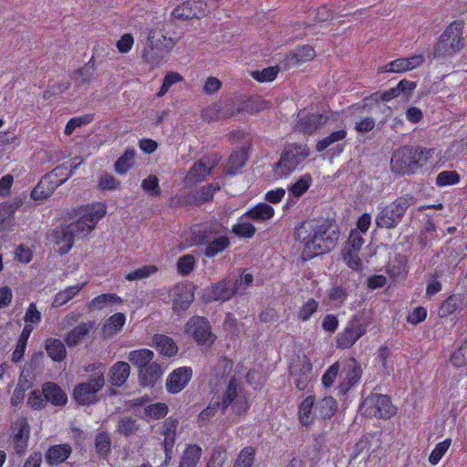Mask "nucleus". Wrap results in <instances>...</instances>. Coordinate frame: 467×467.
<instances>
[{
	"label": "nucleus",
	"mask_w": 467,
	"mask_h": 467,
	"mask_svg": "<svg viewBox=\"0 0 467 467\" xmlns=\"http://www.w3.org/2000/svg\"><path fill=\"white\" fill-rule=\"evenodd\" d=\"M302 261L307 262L331 252L337 244L340 232L334 220L324 217L302 221L294 229Z\"/></svg>",
	"instance_id": "1"
},
{
	"label": "nucleus",
	"mask_w": 467,
	"mask_h": 467,
	"mask_svg": "<svg viewBox=\"0 0 467 467\" xmlns=\"http://www.w3.org/2000/svg\"><path fill=\"white\" fill-rule=\"evenodd\" d=\"M433 149L405 145L396 150L390 160V168L397 174H412L426 165L432 157Z\"/></svg>",
	"instance_id": "2"
},
{
	"label": "nucleus",
	"mask_w": 467,
	"mask_h": 467,
	"mask_svg": "<svg viewBox=\"0 0 467 467\" xmlns=\"http://www.w3.org/2000/svg\"><path fill=\"white\" fill-rule=\"evenodd\" d=\"M414 196L410 193L397 197L389 204L379 206L375 218L377 227L394 229L402 221L407 210L414 203Z\"/></svg>",
	"instance_id": "3"
},
{
	"label": "nucleus",
	"mask_w": 467,
	"mask_h": 467,
	"mask_svg": "<svg viewBox=\"0 0 467 467\" xmlns=\"http://www.w3.org/2000/svg\"><path fill=\"white\" fill-rule=\"evenodd\" d=\"M107 206L102 202H93L81 205L76 211L78 218L67 224L77 238L87 236L95 228L97 223L104 217Z\"/></svg>",
	"instance_id": "4"
},
{
	"label": "nucleus",
	"mask_w": 467,
	"mask_h": 467,
	"mask_svg": "<svg viewBox=\"0 0 467 467\" xmlns=\"http://www.w3.org/2000/svg\"><path fill=\"white\" fill-rule=\"evenodd\" d=\"M310 151L306 144L293 143L281 153L279 161L274 165L273 172L276 179H285L298 169Z\"/></svg>",
	"instance_id": "5"
},
{
	"label": "nucleus",
	"mask_w": 467,
	"mask_h": 467,
	"mask_svg": "<svg viewBox=\"0 0 467 467\" xmlns=\"http://www.w3.org/2000/svg\"><path fill=\"white\" fill-rule=\"evenodd\" d=\"M463 21L454 20L445 28L434 47V57H451L463 48Z\"/></svg>",
	"instance_id": "6"
},
{
	"label": "nucleus",
	"mask_w": 467,
	"mask_h": 467,
	"mask_svg": "<svg viewBox=\"0 0 467 467\" xmlns=\"http://www.w3.org/2000/svg\"><path fill=\"white\" fill-rule=\"evenodd\" d=\"M369 321L363 313L354 314L349 317L343 329L335 338L338 349L351 348L363 336L367 334Z\"/></svg>",
	"instance_id": "7"
},
{
	"label": "nucleus",
	"mask_w": 467,
	"mask_h": 467,
	"mask_svg": "<svg viewBox=\"0 0 467 467\" xmlns=\"http://www.w3.org/2000/svg\"><path fill=\"white\" fill-rule=\"evenodd\" d=\"M220 397V404L223 407V414L231 406L233 412L236 415H242L250 409V402L246 392L239 379L232 376L227 386Z\"/></svg>",
	"instance_id": "8"
},
{
	"label": "nucleus",
	"mask_w": 467,
	"mask_h": 467,
	"mask_svg": "<svg viewBox=\"0 0 467 467\" xmlns=\"http://www.w3.org/2000/svg\"><path fill=\"white\" fill-rule=\"evenodd\" d=\"M181 36H168L161 29L152 28L147 36L146 47L142 53L145 62L154 64L161 60L158 51H171L179 42Z\"/></svg>",
	"instance_id": "9"
},
{
	"label": "nucleus",
	"mask_w": 467,
	"mask_h": 467,
	"mask_svg": "<svg viewBox=\"0 0 467 467\" xmlns=\"http://www.w3.org/2000/svg\"><path fill=\"white\" fill-rule=\"evenodd\" d=\"M359 410L368 418L390 419L396 414V407L388 395L371 393L361 403Z\"/></svg>",
	"instance_id": "10"
},
{
	"label": "nucleus",
	"mask_w": 467,
	"mask_h": 467,
	"mask_svg": "<svg viewBox=\"0 0 467 467\" xmlns=\"http://www.w3.org/2000/svg\"><path fill=\"white\" fill-rule=\"evenodd\" d=\"M30 424L25 415L17 416L9 427V441L18 456L26 453L30 437Z\"/></svg>",
	"instance_id": "11"
},
{
	"label": "nucleus",
	"mask_w": 467,
	"mask_h": 467,
	"mask_svg": "<svg viewBox=\"0 0 467 467\" xmlns=\"http://www.w3.org/2000/svg\"><path fill=\"white\" fill-rule=\"evenodd\" d=\"M184 332L199 346L213 345L216 340L211 324L204 317H192L184 326Z\"/></svg>",
	"instance_id": "12"
},
{
	"label": "nucleus",
	"mask_w": 467,
	"mask_h": 467,
	"mask_svg": "<svg viewBox=\"0 0 467 467\" xmlns=\"http://www.w3.org/2000/svg\"><path fill=\"white\" fill-rule=\"evenodd\" d=\"M362 374L361 365L355 358L346 359L340 368L337 395L346 396L352 388L359 383Z\"/></svg>",
	"instance_id": "13"
},
{
	"label": "nucleus",
	"mask_w": 467,
	"mask_h": 467,
	"mask_svg": "<svg viewBox=\"0 0 467 467\" xmlns=\"http://www.w3.org/2000/svg\"><path fill=\"white\" fill-rule=\"evenodd\" d=\"M105 384L102 373L90 378L86 382L78 383L73 389V398L78 404L89 405L96 400L97 393Z\"/></svg>",
	"instance_id": "14"
},
{
	"label": "nucleus",
	"mask_w": 467,
	"mask_h": 467,
	"mask_svg": "<svg viewBox=\"0 0 467 467\" xmlns=\"http://www.w3.org/2000/svg\"><path fill=\"white\" fill-rule=\"evenodd\" d=\"M313 364L310 358L303 355L293 360L289 366V374L298 390H305L312 379Z\"/></svg>",
	"instance_id": "15"
},
{
	"label": "nucleus",
	"mask_w": 467,
	"mask_h": 467,
	"mask_svg": "<svg viewBox=\"0 0 467 467\" xmlns=\"http://www.w3.org/2000/svg\"><path fill=\"white\" fill-rule=\"evenodd\" d=\"M178 423L176 419L170 417L164 420L160 427V434L163 436L162 445L165 453L163 465L166 466L170 464L172 459Z\"/></svg>",
	"instance_id": "16"
},
{
	"label": "nucleus",
	"mask_w": 467,
	"mask_h": 467,
	"mask_svg": "<svg viewBox=\"0 0 467 467\" xmlns=\"http://www.w3.org/2000/svg\"><path fill=\"white\" fill-rule=\"evenodd\" d=\"M328 120V117L321 113L300 111L297 115L296 130L305 135L315 134Z\"/></svg>",
	"instance_id": "17"
},
{
	"label": "nucleus",
	"mask_w": 467,
	"mask_h": 467,
	"mask_svg": "<svg viewBox=\"0 0 467 467\" xmlns=\"http://www.w3.org/2000/svg\"><path fill=\"white\" fill-rule=\"evenodd\" d=\"M207 4L202 0H187L172 10V16L178 19L188 20L202 18L206 15Z\"/></svg>",
	"instance_id": "18"
},
{
	"label": "nucleus",
	"mask_w": 467,
	"mask_h": 467,
	"mask_svg": "<svg viewBox=\"0 0 467 467\" xmlns=\"http://www.w3.org/2000/svg\"><path fill=\"white\" fill-rule=\"evenodd\" d=\"M192 377L191 367H180L175 368L166 379V390L170 394L181 392L190 382Z\"/></svg>",
	"instance_id": "19"
},
{
	"label": "nucleus",
	"mask_w": 467,
	"mask_h": 467,
	"mask_svg": "<svg viewBox=\"0 0 467 467\" xmlns=\"http://www.w3.org/2000/svg\"><path fill=\"white\" fill-rule=\"evenodd\" d=\"M194 299L193 291L185 284L179 283L173 287L172 310L180 315L185 312Z\"/></svg>",
	"instance_id": "20"
},
{
	"label": "nucleus",
	"mask_w": 467,
	"mask_h": 467,
	"mask_svg": "<svg viewBox=\"0 0 467 467\" xmlns=\"http://www.w3.org/2000/svg\"><path fill=\"white\" fill-rule=\"evenodd\" d=\"M425 61L424 56L413 55L410 57H400L390 61L382 67L383 72L403 73L420 67Z\"/></svg>",
	"instance_id": "21"
},
{
	"label": "nucleus",
	"mask_w": 467,
	"mask_h": 467,
	"mask_svg": "<svg viewBox=\"0 0 467 467\" xmlns=\"http://www.w3.org/2000/svg\"><path fill=\"white\" fill-rule=\"evenodd\" d=\"M237 291V281L223 279L213 285L208 291V297L213 301H227L231 299Z\"/></svg>",
	"instance_id": "22"
},
{
	"label": "nucleus",
	"mask_w": 467,
	"mask_h": 467,
	"mask_svg": "<svg viewBox=\"0 0 467 467\" xmlns=\"http://www.w3.org/2000/svg\"><path fill=\"white\" fill-rule=\"evenodd\" d=\"M214 165L203 158L194 162L185 176L186 183L193 185L203 182L212 173Z\"/></svg>",
	"instance_id": "23"
},
{
	"label": "nucleus",
	"mask_w": 467,
	"mask_h": 467,
	"mask_svg": "<svg viewBox=\"0 0 467 467\" xmlns=\"http://www.w3.org/2000/svg\"><path fill=\"white\" fill-rule=\"evenodd\" d=\"M250 152L248 147L233 150L227 160L225 173L230 176L237 174L247 163Z\"/></svg>",
	"instance_id": "24"
},
{
	"label": "nucleus",
	"mask_w": 467,
	"mask_h": 467,
	"mask_svg": "<svg viewBox=\"0 0 467 467\" xmlns=\"http://www.w3.org/2000/svg\"><path fill=\"white\" fill-rule=\"evenodd\" d=\"M138 372L140 384L150 388L154 387L163 374L161 364L156 361H151Z\"/></svg>",
	"instance_id": "25"
},
{
	"label": "nucleus",
	"mask_w": 467,
	"mask_h": 467,
	"mask_svg": "<svg viewBox=\"0 0 467 467\" xmlns=\"http://www.w3.org/2000/svg\"><path fill=\"white\" fill-rule=\"evenodd\" d=\"M72 453V448L67 443L51 445L45 453L46 462L57 466L67 461Z\"/></svg>",
	"instance_id": "26"
},
{
	"label": "nucleus",
	"mask_w": 467,
	"mask_h": 467,
	"mask_svg": "<svg viewBox=\"0 0 467 467\" xmlns=\"http://www.w3.org/2000/svg\"><path fill=\"white\" fill-rule=\"evenodd\" d=\"M42 393L46 402L54 406H65L67 402L66 392L57 383L48 381L42 385Z\"/></svg>",
	"instance_id": "27"
},
{
	"label": "nucleus",
	"mask_w": 467,
	"mask_h": 467,
	"mask_svg": "<svg viewBox=\"0 0 467 467\" xmlns=\"http://www.w3.org/2000/svg\"><path fill=\"white\" fill-rule=\"evenodd\" d=\"M298 420L306 427L314 422L317 418L316 413V397L314 395L306 396L298 405Z\"/></svg>",
	"instance_id": "28"
},
{
	"label": "nucleus",
	"mask_w": 467,
	"mask_h": 467,
	"mask_svg": "<svg viewBox=\"0 0 467 467\" xmlns=\"http://www.w3.org/2000/svg\"><path fill=\"white\" fill-rule=\"evenodd\" d=\"M57 187V182L47 173L32 190L30 196L34 201H43L50 197Z\"/></svg>",
	"instance_id": "29"
},
{
	"label": "nucleus",
	"mask_w": 467,
	"mask_h": 467,
	"mask_svg": "<svg viewBox=\"0 0 467 467\" xmlns=\"http://www.w3.org/2000/svg\"><path fill=\"white\" fill-rule=\"evenodd\" d=\"M45 356L42 351L34 353L30 359L27 360L24 366L22 373L20 375V381L23 378H29L36 379L40 375L44 368Z\"/></svg>",
	"instance_id": "30"
},
{
	"label": "nucleus",
	"mask_w": 467,
	"mask_h": 467,
	"mask_svg": "<svg viewBox=\"0 0 467 467\" xmlns=\"http://www.w3.org/2000/svg\"><path fill=\"white\" fill-rule=\"evenodd\" d=\"M55 243L57 246L58 253L65 254L69 252L77 238L68 225L61 226L54 232Z\"/></svg>",
	"instance_id": "31"
},
{
	"label": "nucleus",
	"mask_w": 467,
	"mask_h": 467,
	"mask_svg": "<svg viewBox=\"0 0 467 467\" xmlns=\"http://www.w3.org/2000/svg\"><path fill=\"white\" fill-rule=\"evenodd\" d=\"M274 216L275 209L267 202L257 203L243 215L258 223L271 220Z\"/></svg>",
	"instance_id": "32"
},
{
	"label": "nucleus",
	"mask_w": 467,
	"mask_h": 467,
	"mask_svg": "<svg viewBox=\"0 0 467 467\" xmlns=\"http://www.w3.org/2000/svg\"><path fill=\"white\" fill-rule=\"evenodd\" d=\"M465 298L466 297L463 294H451L441 302L439 307V316L441 317H447L457 310L462 309L465 302Z\"/></svg>",
	"instance_id": "33"
},
{
	"label": "nucleus",
	"mask_w": 467,
	"mask_h": 467,
	"mask_svg": "<svg viewBox=\"0 0 467 467\" xmlns=\"http://www.w3.org/2000/svg\"><path fill=\"white\" fill-rule=\"evenodd\" d=\"M95 322L81 323L68 331L65 336V342L69 348L78 346L93 329Z\"/></svg>",
	"instance_id": "34"
},
{
	"label": "nucleus",
	"mask_w": 467,
	"mask_h": 467,
	"mask_svg": "<svg viewBox=\"0 0 467 467\" xmlns=\"http://www.w3.org/2000/svg\"><path fill=\"white\" fill-rule=\"evenodd\" d=\"M409 271L407 259L400 254L388 263L386 265V273L392 279L405 278Z\"/></svg>",
	"instance_id": "35"
},
{
	"label": "nucleus",
	"mask_w": 467,
	"mask_h": 467,
	"mask_svg": "<svg viewBox=\"0 0 467 467\" xmlns=\"http://www.w3.org/2000/svg\"><path fill=\"white\" fill-rule=\"evenodd\" d=\"M130 374V366L124 361L115 363L109 371V381L114 387H121Z\"/></svg>",
	"instance_id": "36"
},
{
	"label": "nucleus",
	"mask_w": 467,
	"mask_h": 467,
	"mask_svg": "<svg viewBox=\"0 0 467 467\" xmlns=\"http://www.w3.org/2000/svg\"><path fill=\"white\" fill-rule=\"evenodd\" d=\"M202 455V449L197 444H187L178 467H197Z\"/></svg>",
	"instance_id": "37"
},
{
	"label": "nucleus",
	"mask_w": 467,
	"mask_h": 467,
	"mask_svg": "<svg viewBox=\"0 0 467 467\" xmlns=\"http://www.w3.org/2000/svg\"><path fill=\"white\" fill-rule=\"evenodd\" d=\"M74 75L76 86L88 88L95 75L94 58L91 57L88 62L78 68Z\"/></svg>",
	"instance_id": "38"
},
{
	"label": "nucleus",
	"mask_w": 467,
	"mask_h": 467,
	"mask_svg": "<svg viewBox=\"0 0 467 467\" xmlns=\"http://www.w3.org/2000/svg\"><path fill=\"white\" fill-rule=\"evenodd\" d=\"M235 112H239V109L233 110L225 107H221L220 105L213 104L206 109H204L202 112V118L206 121H215L219 119H228L235 114Z\"/></svg>",
	"instance_id": "39"
},
{
	"label": "nucleus",
	"mask_w": 467,
	"mask_h": 467,
	"mask_svg": "<svg viewBox=\"0 0 467 467\" xmlns=\"http://www.w3.org/2000/svg\"><path fill=\"white\" fill-rule=\"evenodd\" d=\"M45 349L47 356L55 362H61L67 358L66 347L57 338L47 337L45 341Z\"/></svg>",
	"instance_id": "40"
},
{
	"label": "nucleus",
	"mask_w": 467,
	"mask_h": 467,
	"mask_svg": "<svg viewBox=\"0 0 467 467\" xmlns=\"http://www.w3.org/2000/svg\"><path fill=\"white\" fill-rule=\"evenodd\" d=\"M123 299L115 293H105L95 296L88 304L89 311L101 310L107 306H112L115 304L122 305Z\"/></svg>",
	"instance_id": "41"
},
{
	"label": "nucleus",
	"mask_w": 467,
	"mask_h": 467,
	"mask_svg": "<svg viewBox=\"0 0 467 467\" xmlns=\"http://www.w3.org/2000/svg\"><path fill=\"white\" fill-rule=\"evenodd\" d=\"M229 246L230 240L227 236H214L205 244L202 254L207 258H213L219 254L224 252Z\"/></svg>",
	"instance_id": "42"
},
{
	"label": "nucleus",
	"mask_w": 467,
	"mask_h": 467,
	"mask_svg": "<svg viewBox=\"0 0 467 467\" xmlns=\"http://www.w3.org/2000/svg\"><path fill=\"white\" fill-rule=\"evenodd\" d=\"M337 410V401L331 396L321 399L316 404L317 418L324 420L331 419Z\"/></svg>",
	"instance_id": "43"
},
{
	"label": "nucleus",
	"mask_w": 467,
	"mask_h": 467,
	"mask_svg": "<svg viewBox=\"0 0 467 467\" xmlns=\"http://www.w3.org/2000/svg\"><path fill=\"white\" fill-rule=\"evenodd\" d=\"M127 358L139 371L152 361L154 353L150 349L140 348L130 351Z\"/></svg>",
	"instance_id": "44"
},
{
	"label": "nucleus",
	"mask_w": 467,
	"mask_h": 467,
	"mask_svg": "<svg viewBox=\"0 0 467 467\" xmlns=\"http://www.w3.org/2000/svg\"><path fill=\"white\" fill-rule=\"evenodd\" d=\"M153 341L160 353L166 357H173L178 352V347L173 339L166 335L157 334Z\"/></svg>",
	"instance_id": "45"
},
{
	"label": "nucleus",
	"mask_w": 467,
	"mask_h": 467,
	"mask_svg": "<svg viewBox=\"0 0 467 467\" xmlns=\"http://www.w3.org/2000/svg\"><path fill=\"white\" fill-rule=\"evenodd\" d=\"M313 183V178L310 173L303 174L296 182L287 187L288 194L298 200L304 195Z\"/></svg>",
	"instance_id": "46"
},
{
	"label": "nucleus",
	"mask_w": 467,
	"mask_h": 467,
	"mask_svg": "<svg viewBox=\"0 0 467 467\" xmlns=\"http://www.w3.org/2000/svg\"><path fill=\"white\" fill-rule=\"evenodd\" d=\"M219 410L223 413V407L220 404V397L213 396L209 404L199 413L197 419L199 425H206Z\"/></svg>",
	"instance_id": "47"
},
{
	"label": "nucleus",
	"mask_w": 467,
	"mask_h": 467,
	"mask_svg": "<svg viewBox=\"0 0 467 467\" xmlns=\"http://www.w3.org/2000/svg\"><path fill=\"white\" fill-rule=\"evenodd\" d=\"M87 285L86 282L80 283L76 285H70L66 287L64 290L59 291L54 296L53 306H61L69 302L75 297L82 288Z\"/></svg>",
	"instance_id": "48"
},
{
	"label": "nucleus",
	"mask_w": 467,
	"mask_h": 467,
	"mask_svg": "<svg viewBox=\"0 0 467 467\" xmlns=\"http://www.w3.org/2000/svg\"><path fill=\"white\" fill-rule=\"evenodd\" d=\"M76 168L77 165H72L69 162H64L63 164L57 166L47 174L52 180L57 182L58 186H60L72 176L73 171Z\"/></svg>",
	"instance_id": "49"
},
{
	"label": "nucleus",
	"mask_w": 467,
	"mask_h": 467,
	"mask_svg": "<svg viewBox=\"0 0 467 467\" xmlns=\"http://www.w3.org/2000/svg\"><path fill=\"white\" fill-rule=\"evenodd\" d=\"M126 317L123 313H115L110 316L102 327L105 336H112L118 333L125 325Z\"/></svg>",
	"instance_id": "50"
},
{
	"label": "nucleus",
	"mask_w": 467,
	"mask_h": 467,
	"mask_svg": "<svg viewBox=\"0 0 467 467\" xmlns=\"http://www.w3.org/2000/svg\"><path fill=\"white\" fill-rule=\"evenodd\" d=\"M348 132L346 129H340L329 133L327 137L319 140L316 144V150L323 152L333 143L344 140L347 138Z\"/></svg>",
	"instance_id": "51"
},
{
	"label": "nucleus",
	"mask_w": 467,
	"mask_h": 467,
	"mask_svg": "<svg viewBox=\"0 0 467 467\" xmlns=\"http://www.w3.org/2000/svg\"><path fill=\"white\" fill-rule=\"evenodd\" d=\"M218 234L212 225H205L202 228L195 229L192 234V240L194 244L205 245L211 239H213Z\"/></svg>",
	"instance_id": "52"
},
{
	"label": "nucleus",
	"mask_w": 467,
	"mask_h": 467,
	"mask_svg": "<svg viewBox=\"0 0 467 467\" xmlns=\"http://www.w3.org/2000/svg\"><path fill=\"white\" fill-rule=\"evenodd\" d=\"M227 139L233 145L242 144L241 147H248V150H252V136L249 132L244 130H233L227 134Z\"/></svg>",
	"instance_id": "53"
},
{
	"label": "nucleus",
	"mask_w": 467,
	"mask_h": 467,
	"mask_svg": "<svg viewBox=\"0 0 467 467\" xmlns=\"http://www.w3.org/2000/svg\"><path fill=\"white\" fill-rule=\"evenodd\" d=\"M168 406L163 402L150 404L144 408L143 418L146 420H160L168 413Z\"/></svg>",
	"instance_id": "54"
},
{
	"label": "nucleus",
	"mask_w": 467,
	"mask_h": 467,
	"mask_svg": "<svg viewBox=\"0 0 467 467\" xmlns=\"http://www.w3.org/2000/svg\"><path fill=\"white\" fill-rule=\"evenodd\" d=\"M95 448L99 456L106 458L110 452L111 439L107 431H100L95 438Z\"/></svg>",
	"instance_id": "55"
},
{
	"label": "nucleus",
	"mask_w": 467,
	"mask_h": 467,
	"mask_svg": "<svg viewBox=\"0 0 467 467\" xmlns=\"http://www.w3.org/2000/svg\"><path fill=\"white\" fill-rule=\"evenodd\" d=\"M220 185L213 182L201 187L194 195L195 202L202 204L203 202L212 201L214 194L220 191Z\"/></svg>",
	"instance_id": "56"
},
{
	"label": "nucleus",
	"mask_w": 467,
	"mask_h": 467,
	"mask_svg": "<svg viewBox=\"0 0 467 467\" xmlns=\"http://www.w3.org/2000/svg\"><path fill=\"white\" fill-rule=\"evenodd\" d=\"M255 459V449L252 446L243 448L233 467H252Z\"/></svg>",
	"instance_id": "57"
},
{
	"label": "nucleus",
	"mask_w": 467,
	"mask_h": 467,
	"mask_svg": "<svg viewBox=\"0 0 467 467\" xmlns=\"http://www.w3.org/2000/svg\"><path fill=\"white\" fill-rule=\"evenodd\" d=\"M451 445V438H446L442 441L438 442L429 456V462L431 465H437L445 455Z\"/></svg>",
	"instance_id": "58"
},
{
	"label": "nucleus",
	"mask_w": 467,
	"mask_h": 467,
	"mask_svg": "<svg viewBox=\"0 0 467 467\" xmlns=\"http://www.w3.org/2000/svg\"><path fill=\"white\" fill-rule=\"evenodd\" d=\"M135 153L132 150H126L125 152L116 161L114 168L119 174H125L133 165Z\"/></svg>",
	"instance_id": "59"
},
{
	"label": "nucleus",
	"mask_w": 467,
	"mask_h": 467,
	"mask_svg": "<svg viewBox=\"0 0 467 467\" xmlns=\"http://www.w3.org/2000/svg\"><path fill=\"white\" fill-rule=\"evenodd\" d=\"M183 80L182 76L175 71H169L163 78L162 85L161 86L159 91L157 92V97L161 98L165 94L168 93L170 88Z\"/></svg>",
	"instance_id": "60"
},
{
	"label": "nucleus",
	"mask_w": 467,
	"mask_h": 467,
	"mask_svg": "<svg viewBox=\"0 0 467 467\" xmlns=\"http://www.w3.org/2000/svg\"><path fill=\"white\" fill-rule=\"evenodd\" d=\"M195 265V257L192 254H184L177 261V272L182 276H187L194 270Z\"/></svg>",
	"instance_id": "61"
},
{
	"label": "nucleus",
	"mask_w": 467,
	"mask_h": 467,
	"mask_svg": "<svg viewBox=\"0 0 467 467\" xmlns=\"http://www.w3.org/2000/svg\"><path fill=\"white\" fill-rule=\"evenodd\" d=\"M461 176L455 171H441L436 177V185L438 187H445L456 185L460 182Z\"/></svg>",
	"instance_id": "62"
},
{
	"label": "nucleus",
	"mask_w": 467,
	"mask_h": 467,
	"mask_svg": "<svg viewBox=\"0 0 467 467\" xmlns=\"http://www.w3.org/2000/svg\"><path fill=\"white\" fill-rule=\"evenodd\" d=\"M318 306L319 303L316 299L309 298L299 308L297 318L302 322L309 320L310 317L317 311Z\"/></svg>",
	"instance_id": "63"
},
{
	"label": "nucleus",
	"mask_w": 467,
	"mask_h": 467,
	"mask_svg": "<svg viewBox=\"0 0 467 467\" xmlns=\"http://www.w3.org/2000/svg\"><path fill=\"white\" fill-rule=\"evenodd\" d=\"M227 452L223 446H216L213 449L206 467H223L226 461Z\"/></svg>",
	"instance_id": "64"
}]
</instances>
